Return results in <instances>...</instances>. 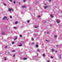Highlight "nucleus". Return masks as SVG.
Returning <instances> with one entry per match:
<instances>
[{
  "instance_id": "3",
  "label": "nucleus",
  "mask_w": 62,
  "mask_h": 62,
  "mask_svg": "<svg viewBox=\"0 0 62 62\" xmlns=\"http://www.w3.org/2000/svg\"><path fill=\"white\" fill-rule=\"evenodd\" d=\"M56 22L57 23H59L60 21L59 20H56Z\"/></svg>"
},
{
  "instance_id": "25",
  "label": "nucleus",
  "mask_w": 62,
  "mask_h": 62,
  "mask_svg": "<svg viewBox=\"0 0 62 62\" xmlns=\"http://www.w3.org/2000/svg\"><path fill=\"white\" fill-rule=\"evenodd\" d=\"M31 44H32V45H34V43H31Z\"/></svg>"
},
{
  "instance_id": "32",
  "label": "nucleus",
  "mask_w": 62,
  "mask_h": 62,
  "mask_svg": "<svg viewBox=\"0 0 62 62\" xmlns=\"http://www.w3.org/2000/svg\"><path fill=\"white\" fill-rule=\"evenodd\" d=\"M9 1L10 2H12V0H9Z\"/></svg>"
},
{
  "instance_id": "8",
  "label": "nucleus",
  "mask_w": 62,
  "mask_h": 62,
  "mask_svg": "<svg viewBox=\"0 0 62 62\" xmlns=\"http://www.w3.org/2000/svg\"><path fill=\"white\" fill-rule=\"evenodd\" d=\"M48 7L47 6H45L44 7V8L45 9H46V8H47Z\"/></svg>"
},
{
  "instance_id": "28",
  "label": "nucleus",
  "mask_w": 62,
  "mask_h": 62,
  "mask_svg": "<svg viewBox=\"0 0 62 62\" xmlns=\"http://www.w3.org/2000/svg\"><path fill=\"white\" fill-rule=\"evenodd\" d=\"M31 39L32 40H34V38H31Z\"/></svg>"
},
{
  "instance_id": "14",
  "label": "nucleus",
  "mask_w": 62,
  "mask_h": 62,
  "mask_svg": "<svg viewBox=\"0 0 62 62\" xmlns=\"http://www.w3.org/2000/svg\"><path fill=\"white\" fill-rule=\"evenodd\" d=\"M51 51L53 52H54V49H52L51 50Z\"/></svg>"
},
{
  "instance_id": "15",
  "label": "nucleus",
  "mask_w": 62,
  "mask_h": 62,
  "mask_svg": "<svg viewBox=\"0 0 62 62\" xmlns=\"http://www.w3.org/2000/svg\"><path fill=\"white\" fill-rule=\"evenodd\" d=\"M4 60H7V59H6V57H4Z\"/></svg>"
},
{
  "instance_id": "17",
  "label": "nucleus",
  "mask_w": 62,
  "mask_h": 62,
  "mask_svg": "<svg viewBox=\"0 0 62 62\" xmlns=\"http://www.w3.org/2000/svg\"><path fill=\"white\" fill-rule=\"evenodd\" d=\"M2 34H3V35H4V34H5V33L4 32H2Z\"/></svg>"
},
{
  "instance_id": "31",
  "label": "nucleus",
  "mask_w": 62,
  "mask_h": 62,
  "mask_svg": "<svg viewBox=\"0 0 62 62\" xmlns=\"http://www.w3.org/2000/svg\"><path fill=\"white\" fill-rule=\"evenodd\" d=\"M7 46H5V48H7Z\"/></svg>"
},
{
  "instance_id": "40",
  "label": "nucleus",
  "mask_w": 62,
  "mask_h": 62,
  "mask_svg": "<svg viewBox=\"0 0 62 62\" xmlns=\"http://www.w3.org/2000/svg\"><path fill=\"white\" fill-rule=\"evenodd\" d=\"M44 5H46V3H45Z\"/></svg>"
},
{
  "instance_id": "13",
  "label": "nucleus",
  "mask_w": 62,
  "mask_h": 62,
  "mask_svg": "<svg viewBox=\"0 0 62 62\" xmlns=\"http://www.w3.org/2000/svg\"><path fill=\"white\" fill-rule=\"evenodd\" d=\"M18 23V22H15V24H17Z\"/></svg>"
},
{
  "instance_id": "44",
  "label": "nucleus",
  "mask_w": 62,
  "mask_h": 62,
  "mask_svg": "<svg viewBox=\"0 0 62 62\" xmlns=\"http://www.w3.org/2000/svg\"><path fill=\"white\" fill-rule=\"evenodd\" d=\"M57 52V51H56V53Z\"/></svg>"
},
{
  "instance_id": "24",
  "label": "nucleus",
  "mask_w": 62,
  "mask_h": 62,
  "mask_svg": "<svg viewBox=\"0 0 62 62\" xmlns=\"http://www.w3.org/2000/svg\"><path fill=\"white\" fill-rule=\"evenodd\" d=\"M15 54H14L13 55V57H14V56H15Z\"/></svg>"
},
{
  "instance_id": "43",
  "label": "nucleus",
  "mask_w": 62,
  "mask_h": 62,
  "mask_svg": "<svg viewBox=\"0 0 62 62\" xmlns=\"http://www.w3.org/2000/svg\"><path fill=\"white\" fill-rule=\"evenodd\" d=\"M37 55H38V54L37 53Z\"/></svg>"
},
{
  "instance_id": "22",
  "label": "nucleus",
  "mask_w": 62,
  "mask_h": 62,
  "mask_svg": "<svg viewBox=\"0 0 62 62\" xmlns=\"http://www.w3.org/2000/svg\"><path fill=\"white\" fill-rule=\"evenodd\" d=\"M47 33L48 34H49V31H47Z\"/></svg>"
},
{
  "instance_id": "9",
  "label": "nucleus",
  "mask_w": 62,
  "mask_h": 62,
  "mask_svg": "<svg viewBox=\"0 0 62 62\" xmlns=\"http://www.w3.org/2000/svg\"><path fill=\"white\" fill-rule=\"evenodd\" d=\"M17 39V37H16V38H15L14 39V40H16V39Z\"/></svg>"
},
{
  "instance_id": "4",
  "label": "nucleus",
  "mask_w": 62,
  "mask_h": 62,
  "mask_svg": "<svg viewBox=\"0 0 62 62\" xmlns=\"http://www.w3.org/2000/svg\"><path fill=\"white\" fill-rule=\"evenodd\" d=\"M27 58H23V60H26L27 59Z\"/></svg>"
},
{
  "instance_id": "11",
  "label": "nucleus",
  "mask_w": 62,
  "mask_h": 62,
  "mask_svg": "<svg viewBox=\"0 0 62 62\" xmlns=\"http://www.w3.org/2000/svg\"><path fill=\"white\" fill-rule=\"evenodd\" d=\"M22 46V45L20 44L18 45V46Z\"/></svg>"
},
{
  "instance_id": "39",
  "label": "nucleus",
  "mask_w": 62,
  "mask_h": 62,
  "mask_svg": "<svg viewBox=\"0 0 62 62\" xmlns=\"http://www.w3.org/2000/svg\"><path fill=\"white\" fill-rule=\"evenodd\" d=\"M59 58H60V59H61V56H60V57Z\"/></svg>"
},
{
  "instance_id": "19",
  "label": "nucleus",
  "mask_w": 62,
  "mask_h": 62,
  "mask_svg": "<svg viewBox=\"0 0 62 62\" xmlns=\"http://www.w3.org/2000/svg\"><path fill=\"white\" fill-rule=\"evenodd\" d=\"M38 18H39V17H40V16H39V15L38 16Z\"/></svg>"
},
{
  "instance_id": "12",
  "label": "nucleus",
  "mask_w": 62,
  "mask_h": 62,
  "mask_svg": "<svg viewBox=\"0 0 62 62\" xmlns=\"http://www.w3.org/2000/svg\"><path fill=\"white\" fill-rule=\"evenodd\" d=\"M50 16H51V17L52 18H53V16L52 15H50Z\"/></svg>"
},
{
  "instance_id": "46",
  "label": "nucleus",
  "mask_w": 62,
  "mask_h": 62,
  "mask_svg": "<svg viewBox=\"0 0 62 62\" xmlns=\"http://www.w3.org/2000/svg\"><path fill=\"white\" fill-rule=\"evenodd\" d=\"M7 20H8V19H7Z\"/></svg>"
},
{
  "instance_id": "2",
  "label": "nucleus",
  "mask_w": 62,
  "mask_h": 62,
  "mask_svg": "<svg viewBox=\"0 0 62 62\" xmlns=\"http://www.w3.org/2000/svg\"><path fill=\"white\" fill-rule=\"evenodd\" d=\"M7 19V16H4L3 18V20H4Z\"/></svg>"
},
{
  "instance_id": "18",
  "label": "nucleus",
  "mask_w": 62,
  "mask_h": 62,
  "mask_svg": "<svg viewBox=\"0 0 62 62\" xmlns=\"http://www.w3.org/2000/svg\"><path fill=\"white\" fill-rule=\"evenodd\" d=\"M36 47H38V45H36Z\"/></svg>"
},
{
  "instance_id": "5",
  "label": "nucleus",
  "mask_w": 62,
  "mask_h": 62,
  "mask_svg": "<svg viewBox=\"0 0 62 62\" xmlns=\"http://www.w3.org/2000/svg\"><path fill=\"white\" fill-rule=\"evenodd\" d=\"M54 37L55 38H57V36L56 35H54Z\"/></svg>"
},
{
  "instance_id": "10",
  "label": "nucleus",
  "mask_w": 62,
  "mask_h": 62,
  "mask_svg": "<svg viewBox=\"0 0 62 62\" xmlns=\"http://www.w3.org/2000/svg\"><path fill=\"white\" fill-rule=\"evenodd\" d=\"M3 5L5 6H7V4L5 3H3Z\"/></svg>"
},
{
  "instance_id": "42",
  "label": "nucleus",
  "mask_w": 62,
  "mask_h": 62,
  "mask_svg": "<svg viewBox=\"0 0 62 62\" xmlns=\"http://www.w3.org/2000/svg\"><path fill=\"white\" fill-rule=\"evenodd\" d=\"M62 46V45H60V46Z\"/></svg>"
},
{
  "instance_id": "7",
  "label": "nucleus",
  "mask_w": 62,
  "mask_h": 62,
  "mask_svg": "<svg viewBox=\"0 0 62 62\" xmlns=\"http://www.w3.org/2000/svg\"><path fill=\"white\" fill-rule=\"evenodd\" d=\"M25 8V6H22V8Z\"/></svg>"
},
{
  "instance_id": "45",
  "label": "nucleus",
  "mask_w": 62,
  "mask_h": 62,
  "mask_svg": "<svg viewBox=\"0 0 62 62\" xmlns=\"http://www.w3.org/2000/svg\"><path fill=\"white\" fill-rule=\"evenodd\" d=\"M61 12H62V11H61Z\"/></svg>"
},
{
  "instance_id": "33",
  "label": "nucleus",
  "mask_w": 62,
  "mask_h": 62,
  "mask_svg": "<svg viewBox=\"0 0 62 62\" xmlns=\"http://www.w3.org/2000/svg\"><path fill=\"white\" fill-rule=\"evenodd\" d=\"M27 23H29V21H27Z\"/></svg>"
},
{
  "instance_id": "35",
  "label": "nucleus",
  "mask_w": 62,
  "mask_h": 62,
  "mask_svg": "<svg viewBox=\"0 0 62 62\" xmlns=\"http://www.w3.org/2000/svg\"><path fill=\"white\" fill-rule=\"evenodd\" d=\"M12 44H14V42H12Z\"/></svg>"
},
{
  "instance_id": "27",
  "label": "nucleus",
  "mask_w": 62,
  "mask_h": 62,
  "mask_svg": "<svg viewBox=\"0 0 62 62\" xmlns=\"http://www.w3.org/2000/svg\"><path fill=\"white\" fill-rule=\"evenodd\" d=\"M14 4H15V1L14 0Z\"/></svg>"
},
{
  "instance_id": "16",
  "label": "nucleus",
  "mask_w": 62,
  "mask_h": 62,
  "mask_svg": "<svg viewBox=\"0 0 62 62\" xmlns=\"http://www.w3.org/2000/svg\"><path fill=\"white\" fill-rule=\"evenodd\" d=\"M10 18H11V19H12V16H10Z\"/></svg>"
},
{
  "instance_id": "36",
  "label": "nucleus",
  "mask_w": 62,
  "mask_h": 62,
  "mask_svg": "<svg viewBox=\"0 0 62 62\" xmlns=\"http://www.w3.org/2000/svg\"><path fill=\"white\" fill-rule=\"evenodd\" d=\"M51 0H49V2H51Z\"/></svg>"
},
{
  "instance_id": "23",
  "label": "nucleus",
  "mask_w": 62,
  "mask_h": 62,
  "mask_svg": "<svg viewBox=\"0 0 62 62\" xmlns=\"http://www.w3.org/2000/svg\"><path fill=\"white\" fill-rule=\"evenodd\" d=\"M43 56H45V54H43Z\"/></svg>"
},
{
  "instance_id": "30",
  "label": "nucleus",
  "mask_w": 62,
  "mask_h": 62,
  "mask_svg": "<svg viewBox=\"0 0 62 62\" xmlns=\"http://www.w3.org/2000/svg\"><path fill=\"white\" fill-rule=\"evenodd\" d=\"M34 27H35V28H37V27H38V26L35 27L34 26Z\"/></svg>"
},
{
  "instance_id": "37",
  "label": "nucleus",
  "mask_w": 62,
  "mask_h": 62,
  "mask_svg": "<svg viewBox=\"0 0 62 62\" xmlns=\"http://www.w3.org/2000/svg\"><path fill=\"white\" fill-rule=\"evenodd\" d=\"M47 62H50V61H47Z\"/></svg>"
},
{
  "instance_id": "1",
  "label": "nucleus",
  "mask_w": 62,
  "mask_h": 62,
  "mask_svg": "<svg viewBox=\"0 0 62 62\" xmlns=\"http://www.w3.org/2000/svg\"><path fill=\"white\" fill-rule=\"evenodd\" d=\"M13 11V9L12 8H9L8 9V11Z\"/></svg>"
},
{
  "instance_id": "21",
  "label": "nucleus",
  "mask_w": 62,
  "mask_h": 62,
  "mask_svg": "<svg viewBox=\"0 0 62 62\" xmlns=\"http://www.w3.org/2000/svg\"><path fill=\"white\" fill-rule=\"evenodd\" d=\"M12 52H15V50H13L12 51Z\"/></svg>"
},
{
  "instance_id": "41",
  "label": "nucleus",
  "mask_w": 62,
  "mask_h": 62,
  "mask_svg": "<svg viewBox=\"0 0 62 62\" xmlns=\"http://www.w3.org/2000/svg\"><path fill=\"white\" fill-rule=\"evenodd\" d=\"M58 45H57V47H58Z\"/></svg>"
},
{
  "instance_id": "6",
  "label": "nucleus",
  "mask_w": 62,
  "mask_h": 62,
  "mask_svg": "<svg viewBox=\"0 0 62 62\" xmlns=\"http://www.w3.org/2000/svg\"><path fill=\"white\" fill-rule=\"evenodd\" d=\"M37 52H40V50L39 49H38L37 50Z\"/></svg>"
},
{
  "instance_id": "20",
  "label": "nucleus",
  "mask_w": 62,
  "mask_h": 62,
  "mask_svg": "<svg viewBox=\"0 0 62 62\" xmlns=\"http://www.w3.org/2000/svg\"><path fill=\"white\" fill-rule=\"evenodd\" d=\"M13 28H14V29H16V27H14Z\"/></svg>"
},
{
  "instance_id": "38",
  "label": "nucleus",
  "mask_w": 62,
  "mask_h": 62,
  "mask_svg": "<svg viewBox=\"0 0 62 62\" xmlns=\"http://www.w3.org/2000/svg\"><path fill=\"white\" fill-rule=\"evenodd\" d=\"M46 41H47V42L49 41H48L47 40H46Z\"/></svg>"
},
{
  "instance_id": "26",
  "label": "nucleus",
  "mask_w": 62,
  "mask_h": 62,
  "mask_svg": "<svg viewBox=\"0 0 62 62\" xmlns=\"http://www.w3.org/2000/svg\"><path fill=\"white\" fill-rule=\"evenodd\" d=\"M23 0V2H25V0Z\"/></svg>"
},
{
  "instance_id": "29",
  "label": "nucleus",
  "mask_w": 62,
  "mask_h": 62,
  "mask_svg": "<svg viewBox=\"0 0 62 62\" xmlns=\"http://www.w3.org/2000/svg\"><path fill=\"white\" fill-rule=\"evenodd\" d=\"M51 58H53V57L52 56H51Z\"/></svg>"
},
{
  "instance_id": "34",
  "label": "nucleus",
  "mask_w": 62,
  "mask_h": 62,
  "mask_svg": "<svg viewBox=\"0 0 62 62\" xmlns=\"http://www.w3.org/2000/svg\"><path fill=\"white\" fill-rule=\"evenodd\" d=\"M22 36L21 35H20V37H22Z\"/></svg>"
}]
</instances>
